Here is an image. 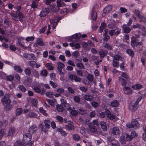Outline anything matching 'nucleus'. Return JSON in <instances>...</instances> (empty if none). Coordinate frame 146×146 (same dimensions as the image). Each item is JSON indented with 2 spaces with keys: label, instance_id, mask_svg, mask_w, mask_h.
<instances>
[{
  "label": "nucleus",
  "instance_id": "nucleus-40",
  "mask_svg": "<svg viewBox=\"0 0 146 146\" xmlns=\"http://www.w3.org/2000/svg\"><path fill=\"white\" fill-rule=\"evenodd\" d=\"M125 136H126V139L127 141H131L133 139V138L131 136V135H129L128 133H126Z\"/></svg>",
  "mask_w": 146,
  "mask_h": 146
},
{
  "label": "nucleus",
  "instance_id": "nucleus-42",
  "mask_svg": "<svg viewBox=\"0 0 146 146\" xmlns=\"http://www.w3.org/2000/svg\"><path fill=\"white\" fill-rule=\"evenodd\" d=\"M78 68L81 69H85V67L83 64L81 63H78L76 64Z\"/></svg>",
  "mask_w": 146,
  "mask_h": 146
},
{
  "label": "nucleus",
  "instance_id": "nucleus-43",
  "mask_svg": "<svg viewBox=\"0 0 146 146\" xmlns=\"http://www.w3.org/2000/svg\"><path fill=\"white\" fill-rule=\"evenodd\" d=\"M71 114L72 115L76 116L78 112L75 110H73V108H72V110H70L69 111Z\"/></svg>",
  "mask_w": 146,
  "mask_h": 146
},
{
  "label": "nucleus",
  "instance_id": "nucleus-46",
  "mask_svg": "<svg viewBox=\"0 0 146 146\" xmlns=\"http://www.w3.org/2000/svg\"><path fill=\"white\" fill-rule=\"evenodd\" d=\"M25 74L28 76H30L31 73V70L29 68H27L25 69Z\"/></svg>",
  "mask_w": 146,
  "mask_h": 146
},
{
  "label": "nucleus",
  "instance_id": "nucleus-23",
  "mask_svg": "<svg viewBox=\"0 0 146 146\" xmlns=\"http://www.w3.org/2000/svg\"><path fill=\"white\" fill-rule=\"evenodd\" d=\"M36 43L37 44L40 46H43L44 44V43L42 41V39L40 38L37 39Z\"/></svg>",
  "mask_w": 146,
  "mask_h": 146
},
{
  "label": "nucleus",
  "instance_id": "nucleus-44",
  "mask_svg": "<svg viewBox=\"0 0 146 146\" xmlns=\"http://www.w3.org/2000/svg\"><path fill=\"white\" fill-rule=\"evenodd\" d=\"M56 118L60 122L62 123L63 121V119L61 116L58 115L56 117Z\"/></svg>",
  "mask_w": 146,
  "mask_h": 146
},
{
  "label": "nucleus",
  "instance_id": "nucleus-56",
  "mask_svg": "<svg viewBox=\"0 0 146 146\" xmlns=\"http://www.w3.org/2000/svg\"><path fill=\"white\" fill-rule=\"evenodd\" d=\"M57 70L59 72V74L60 76H62L63 75V73L62 72L63 68L57 67Z\"/></svg>",
  "mask_w": 146,
  "mask_h": 146
},
{
  "label": "nucleus",
  "instance_id": "nucleus-29",
  "mask_svg": "<svg viewBox=\"0 0 146 146\" xmlns=\"http://www.w3.org/2000/svg\"><path fill=\"white\" fill-rule=\"evenodd\" d=\"M56 108L59 112H62L64 110V108L61 105L57 104L56 106Z\"/></svg>",
  "mask_w": 146,
  "mask_h": 146
},
{
  "label": "nucleus",
  "instance_id": "nucleus-5",
  "mask_svg": "<svg viewBox=\"0 0 146 146\" xmlns=\"http://www.w3.org/2000/svg\"><path fill=\"white\" fill-rule=\"evenodd\" d=\"M136 39L134 37H133L131 38V45L133 47H138L139 46L141 45L142 43L140 42H137L136 41Z\"/></svg>",
  "mask_w": 146,
  "mask_h": 146
},
{
  "label": "nucleus",
  "instance_id": "nucleus-35",
  "mask_svg": "<svg viewBox=\"0 0 146 146\" xmlns=\"http://www.w3.org/2000/svg\"><path fill=\"white\" fill-rule=\"evenodd\" d=\"M33 89L35 92L37 93H39L41 92V90L38 86H34Z\"/></svg>",
  "mask_w": 146,
  "mask_h": 146
},
{
  "label": "nucleus",
  "instance_id": "nucleus-38",
  "mask_svg": "<svg viewBox=\"0 0 146 146\" xmlns=\"http://www.w3.org/2000/svg\"><path fill=\"white\" fill-rule=\"evenodd\" d=\"M135 122V121H132L131 123H128L126 125V126L129 128H134L133 125H134V124L133 123Z\"/></svg>",
  "mask_w": 146,
  "mask_h": 146
},
{
  "label": "nucleus",
  "instance_id": "nucleus-61",
  "mask_svg": "<svg viewBox=\"0 0 146 146\" xmlns=\"http://www.w3.org/2000/svg\"><path fill=\"white\" fill-rule=\"evenodd\" d=\"M14 78V77L13 76L11 75L7 76L6 77V79L7 80L11 81Z\"/></svg>",
  "mask_w": 146,
  "mask_h": 146
},
{
  "label": "nucleus",
  "instance_id": "nucleus-18",
  "mask_svg": "<svg viewBox=\"0 0 146 146\" xmlns=\"http://www.w3.org/2000/svg\"><path fill=\"white\" fill-rule=\"evenodd\" d=\"M112 6L110 5H108L106 7L104 10L103 12L104 13L105 15L107 13H108L112 9Z\"/></svg>",
  "mask_w": 146,
  "mask_h": 146
},
{
  "label": "nucleus",
  "instance_id": "nucleus-21",
  "mask_svg": "<svg viewBox=\"0 0 146 146\" xmlns=\"http://www.w3.org/2000/svg\"><path fill=\"white\" fill-rule=\"evenodd\" d=\"M119 102L116 100H114L110 103V105L112 107H115L118 106Z\"/></svg>",
  "mask_w": 146,
  "mask_h": 146
},
{
  "label": "nucleus",
  "instance_id": "nucleus-26",
  "mask_svg": "<svg viewBox=\"0 0 146 146\" xmlns=\"http://www.w3.org/2000/svg\"><path fill=\"white\" fill-rule=\"evenodd\" d=\"M106 24L105 23L103 22L101 24V26L100 27L99 32L102 33L104 29L106 27Z\"/></svg>",
  "mask_w": 146,
  "mask_h": 146
},
{
  "label": "nucleus",
  "instance_id": "nucleus-28",
  "mask_svg": "<svg viewBox=\"0 0 146 146\" xmlns=\"http://www.w3.org/2000/svg\"><path fill=\"white\" fill-rule=\"evenodd\" d=\"M38 2H36L35 1H33L30 5L31 8H33V9L37 8L38 6Z\"/></svg>",
  "mask_w": 146,
  "mask_h": 146
},
{
  "label": "nucleus",
  "instance_id": "nucleus-62",
  "mask_svg": "<svg viewBox=\"0 0 146 146\" xmlns=\"http://www.w3.org/2000/svg\"><path fill=\"white\" fill-rule=\"evenodd\" d=\"M126 139L124 137L121 136L120 137V141L121 143L122 144H125V142Z\"/></svg>",
  "mask_w": 146,
  "mask_h": 146
},
{
  "label": "nucleus",
  "instance_id": "nucleus-13",
  "mask_svg": "<svg viewBox=\"0 0 146 146\" xmlns=\"http://www.w3.org/2000/svg\"><path fill=\"white\" fill-rule=\"evenodd\" d=\"M9 15H11L12 17V19L15 21H20V18L18 15H17L16 13H14L13 12L10 13H9Z\"/></svg>",
  "mask_w": 146,
  "mask_h": 146
},
{
  "label": "nucleus",
  "instance_id": "nucleus-1",
  "mask_svg": "<svg viewBox=\"0 0 146 146\" xmlns=\"http://www.w3.org/2000/svg\"><path fill=\"white\" fill-rule=\"evenodd\" d=\"M10 94L9 93L5 94L2 98L1 101L4 106V110L7 112L10 111L13 107L12 104H10L11 101L9 98Z\"/></svg>",
  "mask_w": 146,
  "mask_h": 146
},
{
  "label": "nucleus",
  "instance_id": "nucleus-54",
  "mask_svg": "<svg viewBox=\"0 0 146 146\" xmlns=\"http://www.w3.org/2000/svg\"><path fill=\"white\" fill-rule=\"evenodd\" d=\"M39 127L40 128L41 130L42 131H43L45 132L47 131V130L45 128L44 129L43 125L42 124H40L39 125Z\"/></svg>",
  "mask_w": 146,
  "mask_h": 146
},
{
  "label": "nucleus",
  "instance_id": "nucleus-58",
  "mask_svg": "<svg viewBox=\"0 0 146 146\" xmlns=\"http://www.w3.org/2000/svg\"><path fill=\"white\" fill-rule=\"evenodd\" d=\"M79 53L78 51H75L72 54V56L75 58H77L78 56L79 55Z\"/></svg>",
  "mask_w": 146,
  "mask_h": 146
},
{
  "label": "nucleus",
  "instance_id": "nucleus-2",
  "mask_svg": "<svg viewBox=\"0 0 146 146\" xmlns=\"http://www.w3.org/2000/svg\"><path fill=\"white\" fill-rule=\"evenodd\" d=\"M37 130V128L35 125H33L29 128V133H27L23 135V138L25 141H26L28 142L31 141V133L32 134L35 133Z\"/></svg>",
  "mask_w": 146,
  "mask_h": 146
},
{
  "label": "nucleus",
  "instance_id": "nucleus-17",
  "mask_svg": "<svg viewBox=\"0 0 146 146\" xmlns=\"http://www.w3.org/2000/svg\"><path fill=\"white\" fill-rule=\"evenodd\" d=\"M123 32L124 33H129L131 31L130 28L126 26L125 25H123L122 26Z\"/></svg>",
  "mask_w": 146,
  "mask_h": 146
},
{
  "label": "nucleus",
  "instance_id": "nucleus-15",
  "mask_svg": "<svg viewBox=\"0 0 146 146\" xmlns=\"http://www.w3.org/2000/svg\"><path fill=\"white\" fill-rule=\"evenodd\" d=\"M16 129L14 127H11L9 130L8 133V136H12L15 133Z\"/></svg>",
  "mask_w": 146,
  "mask_h": 146
},
{
  "label": "nucleus",
  "instance_id": "nucleus-3",
  "mask_svg": "<svg viewBox=\"0 0 146 146\" xmlns=\"http://www.w3.org/2000/svg\"><path fill=\"white\" fill-rule=\"evenodd\" d=\"M138 102L137 101L131 102L129 105V110L132 111H134L136 110L138 108L137 105Z\"/></svg>",
  "mask_w": 146,
  "mask_h": 146
},
{
  "label": "nucleus",
  "instance_id": "nucleus-25",
  "mask_svg": "<svg viewBox=\"0 0 146 146\" xmlns=\"http://www.w3.org/2000/svg\"><path fill=\"white\" fill-rule=\"evenodd\" d=\"M99 54L100 57L103 58L107 54V52L105 50H102L99 52Z\"/></svg>",
  "mask_w": 146,
  "mask_h": 146
},
{
  "label": "nucleus",
  "instance_id": "nucleus-60",
  "mask_svg": "<svg viewBox=\"0 0 146 146\" xmlns=\"http://www.w3.org/2000/svg\"><path fill=\"white\" fill-rule=\"evenodd\" d=\"M32 103L33 106H36L38 103L37 100L35 99H33L32 100Z\"/></svg>",
  "mask_w": 146,
  "mask_h": 146
},
{
  "label": "nucleus",
  "instance_id": "nucleus-63",
  "mask_svg": "<svg viewBox=\"0 0 146 146\" xmlns=\"http://www.w3.org/2000/svg\"><path fill=\"white\" fill-rule=\"evenodd\" d=\"M92 105L94 107L96 108L98 107L99 106L98 103L96 102H92L91 103Z\"/></svg>",
  "mask_w": 146,
  "mask_h": 146
},
{
  "label": "nucleus",
  "instance_id": "nucleus-19",
  "mask_svg": "<svg viewBox=\"0 0 146 146\" xmlns=\"http://www.w3.org/2000/svg\"><path fill=\"white\" fill-rule=\"evenodd\" d=\"M13 68L15 70L19 73H21L23 71V70L19 66L17 65L15 66Z\"/></svg>",
  "mask_w": 146,
  "mask_h": 146
},
{
  "label": "nucleus",
  "instance_id": "nucleus-64",
  "mask_svg": "<svg viewBox=\"0 0 146 146\" xmlns=\"http://www.w3.org/2000/svg\"><path fill=\"white\" fill-rule=\"evenodd\" d=\"M32 82V80L31 78H27L25 81V82L27 84V85H30Z\"/></svg>",
  "mask_w": 146,
  "mask_h": 146
},
{
  "label": "nucleus",
  "instance_id": "nucleus-10",
  "mask_svg": "<svg viewBox=\"0 0 146 146\" xmlns=\"http://www.w3.org/2000/svg\"><path fill=\"white\" fill-rule=\"evenodd\" d=\"M81 36V35L80 34H76L73 35L69 39L71 41H77L79 38Z\"/></svg>",
  "mask_w": 146,
  "mask_h": 146
},
{
  "label": "nucleus",
  "instance_id": "nucleus-37",
  "mask_svg": "<svg viewBox=\"0 0 146 146\" xmlns=\"http://www.w3.org/2000/svg\"><path fill=\"white\" fill-rule=\"evenodd\" d=\"M132 121L135 122H134L133 123L134 124V125H133L135 128H137L139 127V124L137 121L136 119H134L132 120Z\"/></svg>",
  "mask_w": 146,
  "mask_h": 146
},
{
  "label": "nucleus",
  "instance_id": "nucleus-39",
  "mask_svg": "<svg viewBox=\"0 0 146 146\" xmlns=\"http://www.w3.org/2000/svg\"><path fill=\"white\" fill-rule=\"evenodd\" d=\"M18 88L19 90L23 92H25L27 91L26 88L23 86L19 85L18 86Z\"/></svg>",
  "mask_w": 146,
  "mask_h": 146
},
{
  "label": "nucleus",
  "instance_id": "nucleus-12",
  "mask_svg": "<svg viewBox=\"0 0 146 146\" xmlns=\"http://www.w3.org/2000/svg\"><path fill=\"white\" fill-rule=\"evenodd\" d=\"M73 123L71 121H69L68 124L65 126V128L68 130H73L74 129V126L73 125Z\"/></svg>",
  "mask_w": 146,
  "mask_h": 146
},
{
  "label": "nucleus",
  "instance_id": "nucleus-27",
  "mask_svg": "<svg viewBox=\"0 0 146 146\" xmlns=\"http://www.w3.org/2000/svg\"><path fill=\"white\" fill-rule=\"evenodd\" d=\"M89 129L92 132H96L97 131V129L96 126L92 125H90L89 126Z\"/></svg>",
  "mask_w": 146,
  "mask_h": 146
},
{
  "label": "nucleus",
  "instance_id": "nucleus-53",
  "mask_svg": "<svg viewBox=\"0 0 146 146\" xmlns=\"http://www.w3.org/2000/svg\"><path fill=\"white\" fill-rule=\"evenodd\" d=\"M113 65L114 67H118L119 66V63L117 61H115L114 59H113Z\"/></svg>",
  "mask_w": 146,
  "mask_h": 146
},
{
  "label": "nucleus",
  "instance_id": "nucleus-51",
  "mask_svg": "<svg viewBox=\"0 0 146 146\" xmlns=\"http://www.w3.org/2000/svg\"><path fill=\"white\" fill-rule=\"evenodd\" d=\"M114 60H119L121 59V57L119 55H116L114 56Z\"/></svg>",
  "mask_w": 146,
  "mask_h": 146
},
{
  "label": "nucleus",
  "instance_id": "nucleus-50",
  "mask_svg": "<svg viewBox=\"0 0 146 146\" xmlns=\"http://www.w3.org/2000/svg\"><path fill=\"white\" fill-rule=\"evenodd\" d=\"M35 38L33 36L27 37L26 38L25 40L27 41H33L35 39Z\"/></svg>",
  "mask_w": 146,
  "mask_h": 146
},
{
  "label": "nucleus",
  "instance_id": "nucleus-34",
  "mask_svg": "<svg viewBox=\"0 0 146 146\" xmlns=\"http://www.w3.org/2000/svg\"><path fill=\"white\" fill-rule=\"evenodd\" d=\"M126 52L130 56L133 57L134 56V53L133 51L130 49H127L126 50Z\"/></svg>",
  "mask_w": 146,
  "mask_h": 146
},
{
  "label": "nucleus",
  "instance_id": "nucleus-59",
  "mask_svg": "<svg viewBox=\"0 0 146 146\" xmlns=\"http://www.w3.org/2000/svg\"><path fill=\"white\" fill-rule=\"evenodd\" d=\"M50 84L52 86L53 88H56L58 86L57 83H55L52 81H50Z\"/></svg>",
  "mask_w": 146,
  "mask_h": 146
},
{
  "label": "nucleus",
  "instance_id": "nucleus-6",
  "mask_svg": "<svg viewBox=\"0 0 146 146\" xmlns=\"http://www.w3.org/2000/svg\"><path fill=\"white\" fill-rule=\"evenodd\" d=\"M50 11V10L48 8H43L40 12L39 16L41 17H43L46 16Z\"/></svg>",
  "mask_w": 146,
  "mask_h": 146
},
{
  "label": "nucleus",
  "instance_id": "nucleus-30",
  "mask_svg": "<svg viewBox=\"0 0 146 146\" xmlns=\"http://www.w3.org/2000/svg\"><path fill=\"white\" fill-rule=\"evenodd\" d=\"M23 112V110L21 108H17L16 111L15 115L16 116L19 115Z\"/></svg>",
  "mask_w": 146,
  "mask_h": 146
},
{
  "label": "nucleus",
  "instance_id": "nucleus-11",
  "mask_svg": "<svg viewBox=\"0 0 146 146\" xmlns=\"http://www.w3.org/2000/svg\"><path fill=\"white\" fill-rule=\"evenodd\" d=\"M91 17L92 19L94 21H96V20L97 14L94 8L92 9L91 14Z\"/></svg>",
  "mask_w": 146,
  "mask_h": 146
},
{
  "label": "nucleus",
  "instance_id": "nucleus-9",
  "mask_svg": "<svg viewBox=\"0 0 146 146\" xmlns=\"http://www.w3.org/2000/svg\"><path fill=\"white\" fill-rule=\"evenodd\" d=\"M61 100L64 103V104H62V106H63L65 108L67 109V110L69 111L70 110H72V108L71 107L70 104L66 102V101L65 100L62 99Z\"/></svg>",
  "mask_w": 146,
  "mask_h": 146
},
{
  "label": "nucleus",
  "instance_id": "nucleus-36",
  "mask_svg": "<svg viewBox=\"0 0 146 146\" xmlns=\"http://www.w3.org/2000/svg\"><path fill=\"white\" fill-rule=\"evenodd\" d=\"M142 87V86L139 84H137L133 85L132 86V88L134 89H139Z\"/></svg>",
  "mask_w": 146,
  "mask_h": 146
},
{
  "label": "nucleus",
  "instance_id": "nucleus-7",
  "mask_svg": "<svg viewBox=\"0 0 146 146\" xmlns=\"http://www.w3.org/2000/svg\"><path fill=\"white\" fill-rule=\"evenodd\" d=\"M21 8L20 7H19L16 12V13L19 17L20 19V21L22 22L23 21V18L24 17V15L23 14L19 11V10L21 9Z\"/></svg>",
  "mask_w": 146,
  "mask_h": 146
},
{
  "label": "nucleus",
  "instance_id": "nucleus-32",
  "mask_svg": "<svg viewBox=\"0 0 146 146\" xmlns=\"http://www.w3.org/2000/svg\"><path fill=\"white\" fill-rule=\"evenodd\" d=\"M119 81L121 83L122 86H124L126 84V82L125 80L123 78L121 77H119L118 78Z\"/></svg>",
  "mask_w": 146,
  "mask_h": 146
},
{
  "label": "nucleus",
  "instance_id": "nucleus-45",
  "mask_svg": "<svg viewBox=\"0 0 146 146\" xmlns=\"http://www.w3.org/2000/svg\"><path fill=\"white\" fill-rule=\"evenodd\" d=\"M40 74L42 76H46L48 74L47 71L46 70H43L41 71Z\"/></svg>",
  "mask_w": 146,
  "mask_h": 146
},
{
  "label": "nucleus",
  "instance_id": "nucleus-16",
  "mask_svg": "<svg viewBox=\"0 0 146 146\" xmlns=\"http://www.w3.org/2000/svg\"><path fill=\"white\" fill-rule=\"evenodd\" d=\"M112 133L114 135H118L120 134V131L117 127H114L112 129Z\"/></svg>",
  "mask_w": 146,
  "mask_h": 146
},
{
  "label": "nucleus",
  "instance_id": "nucleus-20",
  "mask_svg": "<svg viewBox=\"0 0 146 146\" xmlns=\"http://www.w3.org/2000/svg\"><path fill=\"white\" fill-rule=\"evenodd\" d=\"M44 126L46 127L45 128L49 129L50 128V125L49 123H50V121L49 120H45L44 122Z\"/></svg>",
  "mask_w": 146,
  "mask_h": 146
},
{
  "label": "nucleus",
  "instance_id": "nucleus-4",
  "mask_svg": "<svg viewBox=\"0 0 146 146\" xmlns=\"http://www.w3.org/2000/svg\"><path fill=\"white\" fill-rule=\"evenodd\" d=\"M56 3L57 7L55 8L53 10V11L55 12H58L59 11L60 9L59 7L63 6V5H64V3L61 0H57Z\"/></svg>",
  "mask_w": 146,
  "mask_h": 146
},
{
  "label": "nucleus",
  "instance_id": "nucleus-52",
  "mask_svg": "<svg viewBox=\"0 0 146 146\" xmlns=\"http://www.w3.org/2000/svg\"><path fill=\"white\" fill-rule=\"evenodd\" d=\"M81 78L80 77H78L76 75H75L74 77V80L76 82H80L81 81Z\"/></svg>",
  "mask_w": 146,
  "mask_h": 146
},
{
  "label": "nucleus",
  "instance_id": "nucleus-48",
  "mask_svg": "<svg viewBox=\"0 0 146 146\" xmlns=\"http://www.w3.org/2000/svg\"><path fill=\"white\" fill-rule=\"evenodd\" d=\"M46 100L51 106H54V103L52 100L48 99H46Z\"/></svg>",
  "mask_w": 146,
  "mask_h": 146
},
{
  "label": "nucleus",
  "instance_id": "nucleus-33",
  "mask_svg": "<svg viewBox=\"0 0 146 146\" xmlns=\"http://www.w3.org/2000/svg\"><path fill=\"white\" fill-rule=\"evenodd\" d=\"M57 130L60 132L62 136H66L67 135L65 131L63 130L61 128H58Z\"/></svg>",
  "mask_w": 146,
  "mask_h": 146
},
{
  "label": "nucleus",
  "instance_id": "nucleus-55",
  "mask_svg": "<svg viewBox=\"0 0 146 146\" xmlns=\"http://www.w3.org/2000/svg\"><path fill=\"white\" fill-rule=\"evenodd\" d=\"M121 76L122 77L125 78L128 80L129 79V76L123 72H122Z\"/></svg>",
  "mask_w": 146,
  "mask_h": 146
},
{
  "label": "nucleus",
  "instance_id": "nucleus-57",
  "mask_svg": "<svg viewBox=\"0 0 146 146\" xmlns=\"http://www.w3.org/2000/svg\"><path fill=\"white\" fill-rule=\"evenodd\" d=\"M131 136L133 139L135 137L137 136V134L136 133V132L134 131H132L130 134Z\"/></svg>",
  "mask_w": 146,
  "mask_h": 146
},
{
  "label": "nucleus",
  "instance_id": "nucleus-22",
  "mask_svg": "<svg viewBox=\"0 0 146 146\" xmlns=\"http://www.w3.org/2000/svg\"><path fill=\"white\" fill-rule=\"evenodd\" d=\"M101 128L103 131H105L107 130V126L106 123L104 121H102L100 123Z\"/></svg>",
  "mask_w": 146,
  "mask_h": 146
},
{
  "label": "nucleus",
  "instance_id": "nucleus-24",
  "mask_svg": "<svg viewBox=\"0 0 146 146\" xmlns=\"http://www.w3.org/2000/svg\"><path fill=\"white\" fill-rule=\"evenodd\" d=\"M84 98L86 100L90 101L93 98V97L91 95L85 94L83 96Z\"/></svg>",
  "mask_w": 146,
  "mask_h": 146
},
{
  "label": "nucleus",
  "instance_id": "nucleus-8",
  "mask_svg": "<svg viewBox=\"0 0 146 146\" xmlns=\"http://www.w3.org/2000/svg\"><path fill=\"white\" fill-rule=\"evenodd\" d=\"M23 57L28 60L32 59L35 60L36 58L35 56L33 54H30L25 53L23 54Z\"/></svg>",
  "mask_w": 146,
  "mask_h": 146
},
{
  "label": "nucleus",
  "instance_id": "nucleus-14",
  "mask_svg": "<svg viewBox=\"0 0 146 146\" xmlns=\"http://www.w3.org/2000/svg\"><path fill=\"white\" fill-rule=\"evenodd\" d=\"M123 90L124 93L127 95L130 94L132 92V89L128 87H124Z\"/></svg>",
  "mask_w": 146,
  "mask_h": 146
},
{
  "label": "nucleus",
  "instance_id": "nucleus-41",
  "mask_svg": "<svg viewBox=\"0 0 146 146\" xmlns=\"http://www.w3.org/2000/svg\"><path fill=\"white\" fill-rule=\"evenodd\" d=\"M28 64L32 68L35 66L36 64V62L34 61H29L28 62Z\"/></svg>",
  "mask_w": 146,
  "mask_h": 146
},
{
  "label": "nucleus",
  "instance_id": "nucleus-31",
  "mask_svg": "<svg viewBox=\"0 0 146 146\" xmlns=\"http://www.w3.org/2000/svg\"><path fill=\"white\" fill-rule=\"evenodd\" d=\"M73 138L75 141H78L80 140V137L78 134H75L73 135Z\"/></svg>",
  "mask_w": 146,
  "mask_h": 146
},
{
  "label": "nucleus",
  "instance_id": "nucleus-49",
  "mask_svg": "<svg viewBox=\"0 0 146 146\" xmlns=\"http://www.w3.org/2000/svg\"><path fill=\"white\" fill-rule=\"evenodd\" d=\"M6 130L5 129H2L0 131V138L1 139L2 138Z\"/></svg>",
  "mask_w": 146,
  "mask_h": 146
},
{
  "label": "nucleus",
  "instance_id": "nucleus-47",
  "mask_svg": "<svg viewBox=\"0 0 146 146\" xmlns=\"http://www.w3.org/2000/svg\"><path fill=\"white\" fill-rule=\"evenodd\" d=\"M28 116L30 117H34L37 116V114L34 112H30L28 114Z\"/></svg>",
  "mask_w": 146,
  "mask_h": 146
}]
</instances>
